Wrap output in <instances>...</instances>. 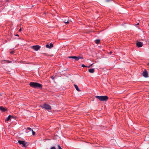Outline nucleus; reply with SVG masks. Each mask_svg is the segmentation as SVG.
Segmentation results:
<instances>
[{"instance_id": "1", "label": "nucleus", "mask_w": 149, "mask_h": 149, "mask_svg": "<svg viewBox=\"0 0 149 149\" xmlns=\"http://www.w3.org/2000/svg\"><path fill=\"white\" fill-rule=\"evenodd\" d=\"M30 86L34 88H41L42 85L39 83L36 82H31L29 84Z\"/></svg>"}, {"instance_id": "2", "label": "nucleus", "mask_w": 149, "mask_h": 149, "mask_svg": "<svg viewBox=\"0 0 149 149\" xmlns=\"http://www.w3.org/2000/svg\"><path fill=\"white\" fill-rule=\"evenodd\" d=\"M95 97L101 101H106L108 99V97L106 96H96Z\"/></svg>"}, {"instance_id": "3", "label": "nucleus", "mask_w": 149, "mask_h": 149, "mask_svg": "<svg viewBox=\"0 0 149 149\" xmlns=\"http://www.w3.org/2000/svg\"><path fill=\"white\" fill-rule=\"evenodd\" d=\"M18 143L20 145H22L23 147H26L28 146L27 143L24 141L19 140Z\"/></svg>"}, {"instance_id": "4", "label": "nucleus", "mask_w": 149, "mask_h": 149, "mask_svg": "<svg viewBox=\"0 0 149 149\" xmlns=\"http://www.w3.org/2000/svg\"><path fill=\"white\" fill-rule=\"evenodd\" d=\"M42 107L43 109H45L47 110H50L51 109V107L50 105L45 104H43L42 106Z\"/></svg>"}, {"instance_id": "5", "label": "nucleus", "mask_w": 149, "mask_h": 149, "mask_svg": "<svg viewBox=\"0 0 149 149\" xmlns=\"http://www.w3.org/2000/svg\"><path fill=\"white\" fill-rule=\"evenodd\" d=\"M31 47L35 51H37L40 48V46L39 45L33 46Z\"/></svg>"}, {"instance_id": "6", "label": "nucleus", "mask_w": 149, "mask_h": 149, "mask_svg": "<svg viewBox=\"0 0 149 149\" xmlns=\"http://www.w3.org/2000/svg\"><path fill=\"white\" fill-rule=\"evenodd\" d=\"M143 75L145 77H148V73L146 70H145V71L143 72Z\"/></svg>"}, {"instance_id": "7", "label": "nucleus", "mask_w": 149, "mask_h": 149, "mask_svg": "<svg viewBox=\"0 0 149 149\" xmlns=\"http://www.w3.org/2000/svg\"><path fill=\"white\" fill-rule=\"evenodd\" d=\"M137 47H141L143 46V43L141 42H139L136 43Z\"/></svg>"}, {"instance_id": "8", "label": "nucleus", "mask_w": 149, "mask_h": 149, "mask_svg": "<svg viewBox=\"0 0 149 149\" xmlns=\"http://www.w3.org/2000/svg\"><path fill=\"white\" fill-rule=\"evenodd\" d=\"M46 47L48 48H51L53 47V45L52 43H50L49 45L47 44L46 45Z\"/></svg>"}, {"instance_id": "9", "label": "nucleus", "mask_w": 149, "mask_h": 149, "mask_svg": "<svg viewBox=\"0 0 149 149\" xmlns=\"http://www.w3.org/2000/svg\"><path fill=\"white\" fill-rule=\"evenodd\" d=\"M83 58L82 57H80L79 56H74V59H75L76 61H78L80 59H83Z\"/></svg>"}, {"instance_id": "10", "label": "nucleus", "mask_w": 149, "mask_h": 149, "mask_svg": "<svg viewBox=\"0 0 149 149\" xmlns=\"http://www.w3.org/2000/svg\"><path fill=\"white\" fill-rule=\"evenodd\" d=\"M0 110L3 112H4L6 110V109L3 107H0Z\"/></svg>"}, {"instance_id": "11", "label": "nucleus", "mask_w": 149, "mask_h": 149, "mask_svg": "<svg viewBox=\"0 0 149 149\" xmlns=\"http://www.w3.org/2000/svg\"><path fill=\"white\" fill-rule=\"evenodd\" d=\"M12 117V116H11V115H9L8 117L5 119V121H8L10 119V118Z\"/></svg>"}, {"instance_id": "12", "label": "nucleus", "mask_w": 149, "mask_h": 149, "mask_svg": "<svg viewBox=\"0 0 149 149\" xmlns=\"http://www.w3.org/2000/svg\"><path fill=\"white\" fill-rule=\"evenodd\" d=\"M88 71L89 72L91 73H93L94 72V69L92 68L89 69L88 70Z\"/></svg>"}, {"instance_id": "13", "label": "nucleus", "mask_w": 149, "mask_h": 149, "mask_svg": "<svg viewBox=\"0 0 149 149\" xmlns=\"http://www.w3.org/2000/svg\"><path fill=\"white\" fill-rule=\"evenodd\" d=\"M74 86L75 87L76 89V90L77 91H80V90H79V88L78 86L74 84Z\"/></svg>"}, {"instance_id": "14", "label": "nucleus", "mask_w": 149, "mask_h": 149, "mask_svg": "<svg viewBox=\"0 0 149 149\" xmlns=\"http://www.w3.org/2000/svg\"><path fill=\"white\" fill-rule=\"evenodd\" d=\"M95 42L97 44H98L100 43V40L99 39L96 40H95Z\"/></svg>"}, {"instance_id": "15", "label": "nucleus", "mask_w": 149, "mask_h": 149, "mask_svg": "<svg viewBox=\"0 0 149 149\" xmlns=\"http://www.w3.org/2000/svg\"><path fill=\"white\" fill-rule=\"evenodd\" d=\"M63 22L64 23H65V24H68L69 23L68 22V20H67V21L66 20H64L63 21Z\"/></svg>"}, {"instance_id": "16", "label": "nucleus", "mask_w": 149, "mask_h": 149, "mask_svg": "<svg viewBox=\"0 0 149 149\" xmlns=\"http://www.w3.org/2000/svg\"><path fill=\"white\" fill-rule=\"evenodd\" d=\"M4 61H6L8 63H9L12 62V61L8 60H4Z\"/></svg>"}, {"instance_id": "17", "label": "nucleus", "mask_w": 149, "mask_h": 149, "mask_svg": "<svg viewBox=\"0 0 149 149\" xmlns=\"http://www.w3.org/2000/svg\"><path fill=\"white\" fill-rule=\"evenodd\" d=\"M32 132V134L33 135H34L35 134V132L34 131H33V130H31V131Z\"/></svg>"}, {"instance_id": "18", "label": "nucleus", "mask_w": 149, "mask_h": 149, "mask_svg": "<svg viewBox=\"0 0 149 149\" xmlns=\"http://www.w3.org/2000/svg\"><path fill=\"white\" fill-rule=\"evenodd\" d=\"M74 56H69L68 58H73L74 59Z\"/></svg>"}, {"instance_id": "19", "label": "nucleus", "mask_w": 149, "mask_h": 149, "mask_svg": "<svg viewBox=\"0 0 149 149\" xmlns=\"http://www.w3.org/2000/svg\"><path fill=\"white\" fill-rule=\"evenodd\" d=\"M27 129L28 130H29L30 131H31V130H32V129H31V128H30V127H27Z\"/></svg>"}, {"instance_id": "20", "label": "nucleus", "mask_w": 149, "mask_h": 149, "mask_svg": "<svg viewBox=\"0 0 149 149\" xmlns=\"http://www.w3.org/2000/svg\"><path fill=\"white\" fill-rule=\"evenodd\" d=\"M58 149H62L61 148V147L59 145H58Z\"/></svg>"}, {"instance_id": "21", "label": "nucleus", "mask_w": 149, "mask_h": 149, "mask_svg": "<svg viewBox=\"0 0 149 149\" xmlns=\"http://www.w3.org/2000/svg\"><path fill=\"white\" fill-rule=\"evenodd\" d=\"M50 149H56V148L55 147L53 146L51 147L50 148Z\"/></svg>"}, {"instance_id": "22", "label": "nucleus", "mask_w": 149, "mask_h": 149, "mask_svg": "<svg viewBox=\"0 0 149 149\" xmlns=\"http://www.w3.org/2000/svg\"><path fill=\"white\" fill-rule=\"evenodd\" d=\"M81 66L82 67H86V65H84L83 64H82L81 65Z\"/></svg>"}, {"instance_id": "23", "label": "nucleus", "mask_w": 149, "mask_h": 149, "mask_svg": "<svg viewBox=\"0 0 149 149\" xmlns=\"http://www.w3.org/2000/svg\"><path fill=\"white\" fill-rule=\"evenodd\" d=\"M92 65V64H91V65H90L89 66H86V67L89 68Z\"/></svg>"}, {"instance_id": "24", "label": "nucleus", "mask_w": 149, "mask_h": 149, "mask_svg": "<svg viewBox=\"0 0 149 149\" xmlns=\"http://www.w3.org/2000/svg\"><path fill=\"white\" fill-rule=\"evenodd\" d=\"M51 78L52 79H54V77L53 76L51 77Z\"/></svg>"}, {"instance_id": "25", "label": "nucleus", "mask_w": 149, "mask_h": 149, "mask_svg": "<svg viewBox=\"0 0 149 149\" xmlns=\"http://www.w3.org/2000/svg\"><path fill=\"white\" fill-rule=\"evenodd\" d=\"M10 54H13L14 53V52L13 51H11V52H10Z\"/></svg>"}, {"instance_id": "26", "label": "nucleus", "mask_w": 149, "mask_h": 149, "mask_svg": "<svg viewBox=\"0 0 149 149\" xmlns=\"http://www.w3.org/2000/svg\"><path fill=\"white\" fill-rule=\"evenodd\" d=\"M110 1V0H106V2H109V1Z\"/></svg>"}, {"instance_id": "27", "label": "nucleus", "mask_w": 149, "mask_h": 149, "mask_svg": "<svg viewBox=\"0 0 149 149\" xmlns=\"http://www.w3.org/2000/svg\"><path fill=\"white\" fill-rule=\"evenodd\" d=\"M21 31V29H19V31Z\"/></svg>"}, {"instance_id": "28", "label": "nucleus", "mask_w": 149, "mask_h": 149, "mask_svg": "<svg viewBox=\"0 0 149 149\" xmlns=\"http://www.w3.org/2000/svg\"><path fill=\"white\" fill-rule=\"evenodd\" d=\"M15 36H19V35L18 34H17Z\"/></svg>"}, {"instance_id": "29", "label": "nucleus", "mask_w": 149, "mask_h": 149, "mask_svg": "<svg viewBox=\"0 0 149 149\" xmlns=\"http://www.w3.org/2000/svg\"><path fill=\"white\" fill-rule=\"evenodd\" d=\"M136 24L137 25H139V23H137Z\"/></svg>"}, {"instance_id": "30", "label": "nucleus", "mask_w": 149, "mask_h": 149, "mask_svg": "<svg viewBox=\"0 0 149 149\" xmlns=\"http://www.w3.org/2000/svg\"><path fill=\"white\" fill-rule=\"evenodd\" d=\"M112 53V52H110V54Z\"/></svg>"}]
</instances>
